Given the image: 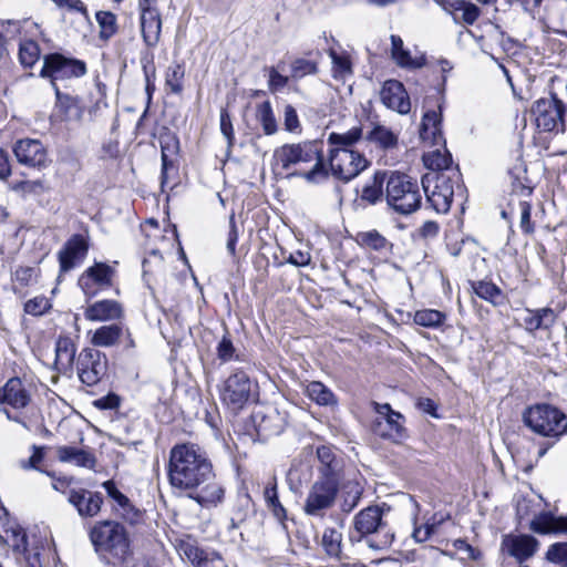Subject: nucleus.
I'll return each mask as SVG.
<instances>
[{
    "label": "nucleus",
    "instance_id": "f257e3e1",
    "mask_svg": "<svg viewBox=\"0 0 567 567\" xmlns=\"http://www.w3.org/2000/svg\"><path fill=\"white\" fill-rule=\"evenodd\" d=\"M167 475L174 489L204 508L216 507L224 501L225 488L212 461L197 444L182 443L171 449Z\"/></svg>",
    "mask_w": 567,
    "mask_h": 567
},
{
    "label": "nucleus",
    "instance_id": "f03ea898",
    "mask_svg": "<svg viewBox=\"0 0 567 567\" xmlns=\"http://www.w3.org/2000/svg\"><path fill=\"white\" fill-rule=\"evenodd\" d=\"M272 161L287 172L300 164L315 162L311 169L300 174L309 183L317 184L326 181L329 176L319 141L284 144L275 150Z\"/></svg>",
    "mask_w": 567,
    "mask_h": 567
},
{
    "label": "nucleus",
    "instance_id": "7ed1b4c3",
    "mask_svg": "<svg viewBox=\"0 0 567 567\" xmlns=\"http://www.w3.org/2000/svg\"><path fill=\"white\" fill-rule=\"evenodd\" d=\"M349 540L352 544L364 543L368 548L382 551L391 547L394 533L382 519L381 508L377 505L368 506L353 517Z\"/></svg>",
    "mask_w": 567,
    "mask_h": 567
},
{
    "label": "nucleus",
    "instance_id": "20e7f679",
    "mask_svg": "<svg viewBox=\"0 0 567 567\" xmlns=\"http://www.w3.org/2000/svg\"><path fill=\"white\" fill-rule=\"evenodd\" d=\"M90 539L97 553L111 556L110 563L114 566L125 564L130 556V542L125 528L117 522L96 523L90 532Z\"/></svg>",
    "mask_w": 567,
    "mask_h": 567
},
{
    "label": "nucleus",
    "instance_id": "39448f33",
    "mask_svg": "<svg viewBox=\"0 0 567 567\" xmlns=\"http://www.w3.org/2000/svg\"><path fill=\"white\" fill-rule=\"evenodd\" d=\"M422 187L427 203L435 212L443 214L450 210L455 190L463 193L457 169L427 173L422 177Z\"/></svg>",
    "mask_w": 567,
    "mask_h": 567
},
{
    "label": "nucleus",
    "instance_id": "423d86ee",
    "mask_svg": "<svg viewBox=\"0 0 567 567\" xmlns=\"http://www.w3.org/2000/svg\"><path fill=\"white\" fill-rule=\"evenodd\" d=\"M523 422L535 434L556 441L567 433V415L548 403L527 408L523 413Z\"/></svg>",
    "mask_w": 567,
    "mask_h": 567
},
{
    "label": "nucleus",
    "instance_id": "0eeeda50",
    "mask_svg": "<svg viewBox=\"0 0 567 567\" xmlns=\"http://www.w3.org/2000/svg\"><path fill=\"white\" fill-rule=\"evenodd\" d=\"M385 199L396 213L409 215L415 212L422 200L416 179L400 172H391L386 178Z\"/></svg>",
    "mask_w": 567,
    "mask_h": 567
},
{
    "label": "nucleus",
    "instance_id": "6e6552de",
    "mask_svg": "<svg viewBox=\"0 0 567 567\" xmlns=\"http://www.w3.org/2000/svg\"><path fill=\"white\" fill-rule=\"evenodd\" d=\"M86 64L82 60L66 58L61 53H50L43 56L40 76L50 80L55 90L58 81L81 78L86 74Z\"/></svg>",
    "mask_w": 567,
    "mask_h": 567
},
{
    "label": "nucleus",
    "instance_id": "1a4fd4ad",
    "mask_svg": "<svg viewBox=\"0 0 567 567\" xmlns=\"http://www.w3.org/2000/svg\"><path fill=\"white\" fill-rule=\"evenodd\" d=\"M371 404L377 414L372 422L373 433L394 443L403 441L406 437L405 417L400 412L394 411L389 403L373 401Z\"/></svg>",
    "mask_w": 567,
    "mask_h": 567
},
{
    "label": "nucleus",
    "instance_id": "9d476101",
    "mask_svg": "<svg viewBox=\"0 0 567 567\" xmlns=\"http://www.w3.org/2000/svg\"><path fill=\"white\" fill-rule=\"evenodd\" d=\"M257 386L241 370L234 371L220 386V399L230 410H241L252 398Z\"/></svg>",
    "mask_w": 567,
    "mask_h": 567
},
{
    "label": "nucleus",
    "instance_id": "9b49d317",
    "mask_svg": "<svg viewBox=\"0 0 567 567\" xmlns=\"http://www.w3.org/2000/svg\"><path fill=\"white\" fill-rule=\"evenodd\" d=\"M369 165L365 156L354 150L331 148L329 167L333 177L349 182L363 172Z\"/></svg>",
    "mask_w": 567,
    "mask_h": 567
},
{
    "label": "nucleus",
    "instance_id": "f8f14e48",
    "mask_svg": "<svg viewBox=\"0 0 567 567\" xmlns=\"http://www.w3.org/2000/svg\"><path fill=\"white\" fill-rule=\"evenodd\" d=\"M339 491V478L318 477L312 484L305 502V512L308 515L320 516L330 508Z\"/></svg>",
    "mask_w": 567,
    "mask_h": 567
},
{
    "label": "nucleus",
    "instance_id": "ddd939ff",
    "mask_svg": "<svg viewBox=\"0 0 567 567\" xmlns=\"http://www.w3.org/2000/svg\"><path fill=\"white\" fill-rule=\"evenodd\" d=\"M76 370L83 384H97L107 372L106 354L95 348L82 349L78 357Z\"/></svg>",
    "mask_w": 567,
    "mask_h": 567
},
{
    "label": "nucleus",
    "instance_id": "4468645a",
    "mask_svg": "<svg viewBox=\"0 0 567 567\" xmlns=\"http://www.w3.org/2000/svg\"><path fill=\"white\" fill-rule=\"evenodd\" d=\"M564 110V103L555 94H550L548 97H540L535 101L532 113L539 130L553 132L563 130L565 125Z\"/></svg>",
    "mask_w": 567,
    "mask_h": 567
},
{
    "label": "nucleus",
    "instance_id": "2eb2a0df",
    "mask_svg": "<svg viewBox=\"0 0 567 567\" xmlns=\"http://www.w3.org/2000/svg\"><path fill=\"white\" fill-rule=\"evenodd\" d=\"M115 269L104 262H95L79 278L78 285L87 299L97 295L102 289L112 286Z\"/></svg>",
    "mask_w": 567,
    "mask_h": 567
},
{
    "label": "nucleus",
    "instance_id": "dca6fc26",
    "mask_svg": "<svg viewBox=\"0 0 567 567\" xmlns=\"http://www.w3.org/2000/svg\"><path fill=\"white\" fill-rule=\"evenodd\" d=\"M13 153L20 164L30 167L45 166L47 150L39 140H19L13 146Z\"/></svg>",
    "mask_w": 567,
    "mask_h": 567
},
{
    "label": "nucleus",
    "instance_id": "f3484780",
    "mask_svg": "<svg viewBox=\"0 0 567 567\" xmlns=\"http://www.w3.org/2000/svg\"><path fill=\"white\" fill-rule=\"evenodd\" d=\"M382 103L399 114H408L411 110V102L404 85L396 80H388L383 83L380 92Z\"/></svg>",
    "mask_w": 567,
    "mask_h": 567
},
{
    "label": "nucleus",
    "instance_id": "a211bd4d",
    "mask_svg": "<svg viewBox=\"0 0 567 567\" xmlns=\"http://www.w3.org/2000/svg\"><path fill=\"white\" fill-rule=\"evenodd\" d=\"M538 546V540L530 535H506L502 542L503 549L518 563L533 557Z\"/></svg>",
    "mask_w": 567,
    "mask_h": 567
},
{
    "label": "nucleus",
    "instance_id": "6ab92c4d",
    "mask_svg": "<svg viewBox=\"0 0 567 567\" xmlns=\"http://www.w3.org/2000/svg\"><path fill=\"white\" fill-rule=\"evenodd\" d=\"M89 250V244L82 235H73L59 251L60 269L70 271L81 262Z\"/></svg>",
    "mask_w": 567,
    "mask_h": 567
},
{
    "label": "nucleus",
    "instance_id": "aec40b11",
    "mask_svg": "<svg viewBox=\"0 0 567 567\" xmlns=\"http://www.w3.org/2000/svg\"><path fill=\"white\" fill-rule=\"evenodd\" d=\"M69 502L76 508L81 517L96 516L103 504V496L99 492H91L84 488L71 489Z\"/></svg>",
    "mask_w": 567,
    "mask_h": 567
},
{
    "label": "nucleus",
    "instance_id": "412c9836",
    "mask_svg": "<svg viewBox=\"0 0 567 567\" xmlns=\"http://www.w3.org/2000/svg\"><path fill=\"white\" fill-rule=\"evenodd\" d=\"M31 401V394L20 378H11L0 388V404L16 410L24 409Z\"/></svg>",
    "mask_w": 567,
    "mask_h": 567
},
{
    "label": "nucleus",
    "instance_id": "4be33fe9",
    "mask_svg": "<svg viewBox=\"0 0 567 567\" xmlns=\"http://www.w3.org/2000/svg\"><path fill=\"white\" fill-rule=\"evenodd\" d=\"M123 308L120 302L104 299L89 305L84 310V317L89 321H112L123 317Z\"/></svg>",
    "mask_w": 567,
    "mask_h": 567
},
{
    "label": "nucleus",
    "instance_id": "5701e85b",
    "mask_svg": "<svg viewBox=\"0 0 567 567\" xmlns=\"http://www.w3.org/2000/svg\"><path fill=\"white\" fill-rule=\"evenodd\" d=\"M441 125V106H439V111L431 110L425 112L422 117V123L420 127V138L423 142L429 143L430 145L443 144L444 138Z\"/></svg>",
    "mask_w": 567,
    "mask_h": 567
},
{
    "label": "nucleus",
    "instance_id": "b1692460",
    "mask_svg": "<svg viewBox=\"0 0 567 567\" xmlns=\"http://www.w3.org/2000/svg\"><path fill=\"white\" fill-rule=\"evenodd\" d=\"M530 529L537 534H566L567 533V514L556 516L549 512L537 515L530 522Z\"/></svg>",
    "mask_w": 567,
    "mask_h": 567
},
{
    "label": "nucleus",
    "instance_id": "393cba45",
    "mask_svg": "<svg viewBox=\"0 0 567 567\" xmlns=\"http://www.w3.org/2000/svg\"><path fill=\"white\" fill-rule=\"evenodd\" d=\"M557 315L549 308L539 309H526L523 317V326L529 333H534L536 330L544 329L549 330L556 322Z\"/></svg>",
    "mask_w": 567,
    "mask_h": 567
},
{
    "label": "nucleus",
    "instance_id": "a878e982",
    "mask_svg": "<svg viewBox=\"0 0 567 567\" xmlns=\"http://www.w3.org/2000/svg\"><path fill=\"white\" fill-rule=\"evenodd\" d=\"M140 25L143 41L146 47L155 48L161 40L162 16L159 11H150L140 14Z\"/></svg>",
    "mask_w": 567,
    "mask_h": 567
},
{
    "label": "nucleus",
    "instance_id": "bb28decb",
    "mask_svg": "<svg viewBox=\"0 0 567 567\" xmlns=\"http://www.w3.org/2000/svg\"><path fill=\"white\" fill-rule=\"evenodd\" d=\"M124 326L122 323H112L101 326L94 331L90 332V343L93 347L111 348L118 344L122 336L124 334Z\"/></svg>",
    "mask_w": 567,
    "mask_h": 567
},
{
    "label": "nucleus",
    "instance_id": "cd10ccee",
    "mask_svg": "<svg viewBox=\"0 0 567 567\" xmlns=\"http://www.w3.org/2000/svg\"><path fill=\"white\" fill-rule=\"evenodd\" d=\"M56 455L60 462L62 463H71L80 467L85 468H94L96 464V458L87 450L79 449L75 446H59L56 449Z\"/></svg>",
    "mask_w": 567,
    "mask_h": 567
},
{
    "label": "nucleus",
    "instance_id": "c85d7f7f",
    "mask_svg": "<svg viewBox=\"0 0 567 567\" xmlns=\"http://www.w3.org/2000/svg\"><path fill=\"white\" fill-rule=\"evenodd\" d=\"M76 354V344L68 336H60L55 342V365L61 372L72 370Z\"/></svg>",
    "mask_w": 567,
    "mask_h": 567
},
{
    "label": "nucleus",
    "instance_id": "c756f323",
    "mask_svg": "<svg viewBox=\"0 0 567 567\" xmlns=\"http://www.w3.org/2000/svg\"><path fill=\"white\" fill-rule=\"evenodd\" d=\"M317 457L320 463L319 477L339 478L341 470L340 461L337 457L336 451L330 445H320L317 447Z\"/></svg>",
    "mask_w": 567,
    "mask_h": 567
},
{
    "label": "nucleus",
    "instance_id": "7c9ffc66",
    "mask_svg": "<svg viewBox=\"0 0 567 567\" xmlns=\"http://www.w3.org/2000/svg\"><path fill=\"white\" fill-rule=\"evenodd\" d=\"M391 56L401 68L417 69L423 65V59L412 58L410 51L403 47V40L395 34L391 35Z\"/></svg>",
    "mask_w": 567,
    "mask_h": 567
},
{
    "label": "nucleus",
    "instance_id": "2f4dec72",
    "mask_svg": "<svg viewBox=\"0 0 567 567\" xmlns=\"http://www.w3.org/2000/svg\"><path fill=\"white\" fill-rule=\"evenodd\" d=\"M56 106L63 112L66 120L79 121L83 115V107L78 96L62 93L59 87L54 90Z\"/></svg>",
    "mask_w": 567,
    "mask_h": 567
},
{
    "label": "nucleus",
    "instance_id": "473e14b6",
    "mask_svg": "<svg viewBox=\"0 0 567 567\" xmlns=\"http://www.w3.org/2000/svg\"><path fill=\"white\" fill-rule=\"evenodd\" d=\"M367 141L381 150H391L398 144V136L389 127L375 124L367 134Z\"/></svg>",
    "mask_w": 567,
    "mask_h": 567
},
{
    "label": "nucleus",
    "instance_id": "72a5a7b5",
    "mask_svg": "<svg viewBox=\"0 0 567 567\" xmlns=\"http://www.w3.org/2000/svg\"><path fill=\"white\" fill-rule=\"evenodd\" d=\"M342 539L343 535L340 530L332 527H327L323 530L321 539V545L324 553L331 558L341 560L343 558Z\"/></svg>",
    "mask_w": 567,
    "mask_h": 567
},
{
    "label": "nucleus",
    "instance_id": "f704fd0d",
    "mask_svg": "<svg viewBox=\"0 0 567 567\" xmlns=\"http://www.w3.org/2000/svg\"><path fill=\"white\" fill-rule=\"evenodd\" d=\"M362 127L353 126L344 133H330L328 143L331 148L353 150L352 146L362 138Z\"/></svg>",
    "mask_w": 567,
    "mask_h": 567
},
{
    "label": "nucleus",
    "instance_id": "c9c22d12",
    "mask_svg": "<svg viewBox=\"0 0 567 567\" xmlns=\"http://www.w3.org/2000/svg\"><path fill=\"white\" fill-rule=\"evenodd\" d=\"M307 396L319 405H334L336 395L322 382L312 381L306 386Z\"/></svg>",
    "mask_w": 567,
    "mask_h": 567
},
{
    "label": "nucleus",
    "instance_id": "e433bc0d",
    "mask_svg": "<svg viewBox=\"0 0 567 567\" xmlns=\"http://www.w3.org/2000/svg\"><path fill=\"white\" fill-rule=\"evenodd\" d=\"M388 176L385 172H377L372 181L363 187L361 194L362 200L370 204H375L380 200L383 196V184L386 182Z\"/></svg>",
    "mask_w": 567,
    "mask_h": 567
},
{
    "label": "nucleus",
    "instance_id": "4c0bfd02",
    "mask_svg": "<svg viewBox=\"0 0 567 567\" xmlns=\"http://www.w3.org/2000/svg\"><path fill=\"white\" fill-rule=\"evenodd\" d=\"M256 118L266 135H272L278 131L277 120L269 101L257 105Z\"/></svg>",
    "mask_w": 567,
    "mask_h": 567
},
{
    "label": "nucleus",
    "instance_id": "58836bf2",
    "mask_svg": "<svg viewBox=\"0 0 567 567\" xmlns=\"http://www.w3.org/2000/svg\"><path fill=\"white\" fill-rule=\"evenodd\" d=\"M473 290L476 296L480 298L493 303L494 306H499L504 303V295L502 290L489 281H477L473 284Z\"/></svg>",
    "mask_w": 567,
    "mask_h": 567
},
{
    "label": "nucleus",
    "instance_id": "ea45409f",
    "mask_svg": "<svg viewBox=\"0 0 567 567\" xmlns=\"http://www.w3.org/2000/svg\"><path fill=\"white\" fill-rule=\"evenodd\" d=\"M7 542L16 554L25 555L28 551L27 535L18 524H9L4 528Z\"/></svg>",
    "mask_w": 567,
    "mask_h": 567
},
{
    "label": "nucleus",
    "instance_id": "a19ab883",
    "mask_svg": "<svg viewBox=\"0 0 567 567\" xmlns=\"http://www.w3.org/2000/svg\"><path fill=\"white\" fill-rule=\"evenodd\" d=\"M328 53L332 61V74L334 79L346 80L352 74V65L348 54H339L333 49H330Z\"/></svg>",
    "mask_w": 567,
    "mask_h": 567
},
{
    "label": "nucleus",
    "instance_id": "79ce46f5",
    "mask_svg": "<svg viewBox=\"0 0 567 567\" xmlns=\"http://www.w3.org/2000/svg\"><path fill=\"white\" fill-rule=\"evenodd\" d=\"M40 56V47L35 41H21L19 48V60L24 68H32L39 61Z\"/></svg>",
    "mask_w": 567,
    "mask_h": 567
},
{
    "label": "nucleus",
    "instance_id": "37998d69",
    "mask_svg": "<svg viewBox=\"0 0 567 567\" xmlns=\"http://www.w3.org/2000/svg\"><path fill=\"white\" fill-rule=\"evenodd\" d=\"M446 319L445 313L435 309H422L414 313V322L425 328H437Z\"/></svg>",
    "mask_w": 567,
    "mask_h": 567
},
{
    "label": "nucleus",
    "instance_id": "c03bdc74",
    "mask_svg": "<svg viewBox=\"0 0 567 567\" xmlns=\"http://www.w3.org/2000/svg\"><path fill=\"white\" fill-rule=\"evenodd\" d=\"M359 237L363 246L375 251H386L391 247L389 240L377 230L362 233L359 235Z\"/></svg>",
    "mask_w": 567,
    "mask_h": 567
},
{
    "label": "nucleus",
    "instance_id": "a18cd8bd",
    "mask_svg": "<svg viewBox=\"0 0 567 567\" xmlns=\"http://www.w3.org/2000/svg\"><path fill=\"white\" fill-rule=\"evenodd\" d=\"M424 165L433 172H450L451 157L442 154L440 150H435L424 154Z\"/></svg>",
    "mask_w": 567,
    "mask_h": 567
},
{
    "label": "nucleus",
    "instance_id": "49530a36",
    "mask_svg": "<svg viewBox=\"0 0 567 567\" xmlns=\"http://www.w3.org/2000/svg\"><path fill=\"white\" fill-rule=\"evenodd\" d=\"M96 21L100 25V38L109 40L116 33V17L112 12L100 11L96 13Z\"/></svg>",
    "mask_w": 567,
    "mask_h": 567
},
{
    "label": "nucleus",
    "instance_id": "de8ad7c7",
    "mask_svg": "<svg viewBox=\"0 0 567 567\" xmlns=\"http://www.w3.org/2000/svg\"><path fill=\"white\" fill-rule=\"evenodd\" d=\"M183 78L184 68L178 63H174L167 69L165 83L173 93L177 94L183 90Z\"/></svg>",
    "mask_w": 567,
    "mask_h": 567
},
{
    "label": "nucleus",
    "instance_id": "09e8293b",
    "mask_svg": "<svg viewBox=\"0 0 567 567\" xmlns=\"http://www.w3.org/2000/svg\"><path fill=\"white\" fill-rule=\"evenodd\" d=\"M181 556L199 567L207 554L190 542H182L178 547Z\"/></svg>",
    "mask_w": 567,
    "mask_h": 567
},
{
    "label": "nucleus",
    "instance_id": "8fccbe9b",
    "mask_svg": "<svg viewBox=\"0 0 567 567\" xmlns=\"http://www.w3.org/2000/svg\"><path fill=\"white\" fill-rule=\"evenodd\" d=\"M460 6H462L457 7L461 9L460 13H453L454 21L473 24L481 14L480 8L472 2L461 3Z\"/></svg>",
    "mask_w": 567,
    "mask_h": 567
},
{
    "label": "nucleus",
    "instance_id": "3c124183",
    "mask_svg": "<svg viewBox=\"0 0 567 567\" xmlns=\"http://www.w3.org/2000/svg\"><path fill=\"white\" fill-rule=\"evenodd\" d=\"M284 125L289 133L300 134L302 128L296 109L287 104L284 110Z\"/></svg>",
    "mask_w": 567,
    "mask_h": 567
},
{
    "label": "nucleus",
    "instance_id": "603ef678",
    "mask_svg": "<svg viewBox=\"0 0 567 567\" xmlns=\"http://www.w3.org/2000/svg\"><path fill=\"white\" fill-rule=\"evenodd\" d=\"M546 558L554 564L567 567V543H556L549 546Z\"/></svg>",
    "mask_w": 567,
    "mask_h": 567
},
{
    "label": "nucleus",
    "instance_id": "864d4df0",
    "mask_svg": "<svg viewBox=\"0 0 567 567\" xmlns=\"http://www.w3.org/2000/svg\"><path fill=\"white\" fill-rule=\"evenodd\" d=\"M51 308V303L48 298L43 296L30 299L24 305V311L31 316H41Z\"/></svg>",
    "mask_w": 567,
    "mask_h": 567
},
{
    "label": "nucleus",
    "instance_id": "5fc2aeb1",
    "mask_svg": "<svg viewBox=\"0 0 567 567\" xmlns=\"http://www.w3.org/2000/svg\"><path fill=\"white\" fill-rule=\"evenodd\" d=\"M216 351L217 357L221 362H228L233 359H238V357L236 355V349L228 336H224L221 338V340L217 344Z\"/></svg>",
    "mask_w": 567,
    "mask_h": 567
},
{
    "label": "nucleus",
    "instance_id": "6e6d98bb",
    "mask_svg": "<svg viewBox=\"0 0 567 567\" xmlns=\"http://www.w3.org/2000/svg\"><path fill=\"white\" fill-rule=\"evenodd\" d=\"M44 446L32 445V455L28 460H21L19 465L23 470L39 471V464L44 460Z\"/></svg>",
    "mask_w": 567,
    "mask_h": 567
},
{
    "label": "nucleus",
    "instance_id": "4d7b16f0",
    "mask_svg": "<svg viewBox=\"0 0 567 567\" xmlns=\"http://www.w3.org/2000/svg\"><path fill=\"white\" fill-rule=\"evenodd\" d=\"M316 72V63L306 59H297L291 64V75L293 78H302L305 75L313 74Z\"/></svg>",
    "mask_w": 567,
    "mask_h": 567
},
{
    "label": "nucleus",
    "instance_id": "13d9d810",
    "mask_svg": "<svg viewBox=\"0 0 567 567\" xmlns=\"http://www.w3.org/2000/svg\"><path fill=\"white\" fill-rule=\"evenodd\" d=\"M116 513L127 523L136 524L141 518V512L127 499L126 505L115 506Z\"/></svg>",
    "mask_w": 567,
    "mask_h": 567
},
{
    "label": "nucleus",
    "instance_id": "bf43d9fd",
    "mask_svg": "<svg viewBox=\"0 0 567 567\" xmlns=\"http://www.w3.org/2000/svg\"><path fill=\"white\" fill-rule=\"evenodd\" d=\"M220 132L225 136L228 147H231L235 141L234 127L230 115L224 109L220 111Z\"/></svg>",
    "mask_w": 567,
    "mask_h": 567
},
{
    "label": "nucleus",
    "instance_id": "052dcab7",
    "mask_svg": "<svg viewBox=\"0 0 567 567\" xmlns=\"http://www.w3.org/2000/svg\"><path fill=\"white\" fill-rule=\"evenodd\" d=\"M268 86L271 92L281 91L288 84V76L280 74L274 66L268 69Z\"/></svg>",
    "mask_w": 567,
    "mask_h": 567
},
{
    "label": "nucleus",
    "instance_id": "680f3d73",
    "mask_svg": "<svg viewBox=\"0 0 567 567\" xmlns=\"http://www.w3.org/2000/svg\"><path fill=\"white\" fill-rule=\"evenodd\" d=\"M519 207H520L519 226H520L522 230L526 234L534 233V226L530 221V212H532L530 205L527 202H520Z\"/></svg>",
    "mask_w": 567,
    "mask_h": 567
},
{
    "label": "nucleus",
    "instance_id": "e2e57ef3",
    "mask_svg": "<svg viewBox=\"0 0 567 567\" xmlns=\"http://www.w3.org/2000/svg\"><path fill=\"white\" fill-rule=\"evenodd\" d=\"M143 72H144V76H145V91H146V95H147V104H150L152 101L153 92L155 91V84H154L155 68L152 63L144 64Z\"/></svg>",
    "mask_w": 567,
    "mask_h": 567
},
{
    "label": "nucleus",
    "instance_id": "0e129e2a",
    "mask_svg": "<svg viewBox=\"0 0 567 567\" xmlns=\"http://www.w3.org/2000/svg\"><path fill=\"white\" fill-rule=\"evenodd\" d=\"M102 486L107 495L115 502V506L126 505L128 498L116 487L114 481H105Z\"/></svg>",
    "mask_w": 567,
    "mask_h": 567
},
{
    "label": "nucleus",
    "instance_id": "69168bd1",
    "mask_svg": "<svg viewBox=\"0 0 567 567\" xmlns=\"http://www.w3.org/2000/svg\"><path fill=\"white\" fill-rule=\"evenodd\" d=\"M249 496L244 495L238 498V507L234 511V514L231 516V523L235 526L236 522L241 523L245 520L247 514H248V507H249Z\"/></svg>",
    "mask_w": 567,
    "mask_h": 567
},
{
    "label": "nucleus",
    "instance_id": "338daca9",
    "mask_svg": "<svg viewBox=\"0 0 567 567\" xmlns=\"http://www.w3.org/2000/svg\"><path fill=\"white\" fill-rule=\"evenodd\" d=\"M361 498V491L359 487H354L352 491L348 492L347 496H344L341 503V509L344 513L352 512L357 506Z\"/></svg>",
    "mask_w": 567,
    "mask_h": 567
},
{
    "label": "nucleus",
    "instance_id": "774afa93",
    "mask_svg": "<svg viewBox=\"0 0 567 567\" xmlns=\"http://www.w3.org/2000/svg\"><path fill=\"white\" fill-rule=\"evenodd\" d=\"M120 396L115 393H109L94 401V405L100 410H113L120 405Z\"/></svg>",
    "mask_w": 567,
    "mask_h": 567
}]
</instances>
